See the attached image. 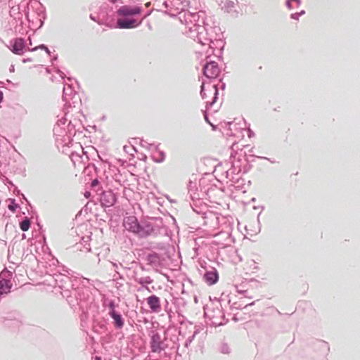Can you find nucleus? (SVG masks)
Wrapping results in <instances>:
<instances>
[{
    "mask_svg": "<svg viewBox=\"0 0 360 360\" xmlns=\"http://www.w3.org/2000/svg\"><path fill=\"white\" fill-rule=\"evenodd\" d=\"M142 8L137 6L125 5L121 6L117 11V15L122 17L135 16L141 14Z\"/></svg>",
    "mask_w": 360,
    "mask_h": 360,
    "instance_id": "f257e3e1",
    "label": "nucleus"
},
{
    "mask_svg": "<svg viewBox=\"0 0 360 360\" xmlns=\"http://www.w3.org/2000/svg\"><path fill=\"white\" fill-rule=\"evenodd\" d=\"M219 73V69L215 62L207 63L204 67V75L208 78H215Z\"/></svg>",
    "mask_w": 360,
    "mask_h": 360,
    "instance_id": "f03ea898",
    "label": "nucleus"
},
{
    "mask_svg": "<svg viewBox=\"0 0 360 360\" xmlns=\"http://www.w3.org/2000/svg\"><path fill=\"white\" fill-rule=\"evenodd\" d=\"M124 226L126 229L134 233H138L140 231V226L134 216H129L124 218Z\"/></svg>",
    "mask_w": 360,
    "mask_h": 360,
    "instance_id": "7ed1b4c3",
    "label": "nucleus"
},
{
    "mask_svg": "<svg viewBox=\"0 0 360 360\" xmlns=\"http://www.w3.org/2000/svg\"><path fill=\"white\" fill-rule=\"evenodd\" d=\"M150 346L153 352H160L164 349V342L160 334L155 333L151 337Z\"/></svg>",
    "mask_w": 360,
    "mask_h": 360,
    "instance_id": "20e7f679",
    "label": "nucleus"
},
{
    "mask_svg": "<svg viewBox=\"0 0 360 360\" xmlns=\"http://www.w3.org/2000/svg\"><path fill=\"white\" fill-rule=\"evenodd\" d=\"M117 23L118 27L121 29H131L139 25L141 22H137L136 19L119 18Z\"/></svg>",
    "mask_w": 360,
    "mask_h": 360,
    "instance_id": "39448f33",
    "label": "nucleus"
},
{
    "mask_svg": "<svg viewBox=\"0 0 360 360\" xmlns=\"http://www.w3.org/2000/svg\"><path fill=\"white\" fill-rule=\"evenodd\" d=\"M147 303L153 312H159L161 309L160 298L156 295H151L147 298Z\"/></svg>",
    "mask_w": 360,
    "mask_h": 360,
    "instance_id": "423d86ee",
    "label": "nucleus"
},
{
    "mask_svg": "<svg viewBox=\"0 0 360 360\" xmlns=\"http://www.w3.org/2000/svg\"><path fill=\"white\" fill-rule=\"evenodd\" d=\"M12 52L17 55H22L25 52V43L22 38H17L14 40L12 46Z\"/></svg>",
    "mask_w": 360,
    "mask_h": 360,
    "instance_id": "0eeeda50",
    "label": "nucleus"
},
{
    "mask_svg": "<svg viewBox=\"0 0 360 360\" xmlns=\"http://www.w3.org/2000/svg\"><path fill=\"white\" fill-rule=\"evenodd\" d=\"M11 285L10 281L6 279H0V295L7 294L10 292Z\"/></svg>",
    "mask_w": 360,
    "mask_h": 360,
    "instance_id": "6e6552de",
    "label": "nucleus"
},
{
    "mask_svg": "<svg viewBox=\"0 0 360 360\" xmlns=\"http://www.w3.org/2000/svg\"><path fill=\"white\" fill-rule=\"evenodd\" d=\"M205 278L209 285H212L218 281V275L217 273L207 272L205 275Z\"/></svg>",
    "mask_w": 360,
    "mask_h": 360,
    "instance_id": "1a4fd4ad",
    "label": "nucleus"
},
{
    "mask_svg": "<svg viewBox=\"0 0 360 360\" xmlns=\"http://www.w3.org/2000/svg\"><path fill=\"white\" fill-rule=\"evenodd\" d=\"M110 314L111 317L115 321V324H116L117 327L122 328L123 326L124 323L122 321L121 316L120 314H116L114 310H112L110 313Z\"/></svg>",
    "mask_w": 360,
    "mask_h": 360,
    "instance_id": "9d476101",
    "label": "nucleus"
},
{
    "mask_svg": "<svg viewBox=\"0 0 360 360\" xmlns=\"http://www.w3.org/2000/svg\"><path fill=\"white\" fill-rule=\"evenodd\" d=\"M20 227L22 231H27L30 227V221L28 219H25L20 224Z\"/></svg>",
    "mask_w": 360,
    "mask_h": 360,
    "instance_id": "9b49d317",
    "label": "nucleus"
},
{
    "mask_svg": "<svg viewBox=\"0 0 360 360\" xmlns=\"http://www.w3.org/2000/svg\"><path fill=\"white\" fill-rule=\"evenodd\" d=\"M41 49H46V50H47V47H45L44 45H42V46H41Z\"/></svg>",
    "mask_w": 360,
    "mask_h": 360,
    "instance_id": "f8f14e48",
    "label": "nucleus"
},
{
    "mask_svg": "<svg viewBox=\"0 0 360 360\" xmlns=\"http://www.w3.org/2000/svg\"><path fill=\"white\" fill-rule=\"evenodd\" d=\"M110 1L111 2H113V3H115V2H116V1H117V0H110Z\"/></svg>",
    "mask_w": 360,
    "mask_h": 360,
    "instance_id": "ddd939ff",
    "label": "nucleus"
},
{
    "mask_svg": "<svg viewBox=\"0 0 360 360\" xmlns=\"http://www.w3.org/2000/svg\"><path fill=\"white\" fill-rule=\"evenodd\" d=\"M149 5H150V3H147V4H146V6L147 7H148V6H149Z\"/></svg>",
    "mask_w": 360,
    "mask_h": 360,
    "instance_id": "4468645a",
    "label": "nucleus"
},
{
    "mask_svg": "<svg viewBox=\"0 0 360 360\" xmlns=\"http://www.w3.org/2000/svg\"><path fill=\"white\" fill-rule=\"evenodd\" d=\"M96 360H99V359H98V358H96Z\"/></svg>",
    "mask_w": 360,
    "mask_h": 360,
    "instance_id": "2eb2a0df",
    "label": "nucleus"
}]
</instances>
